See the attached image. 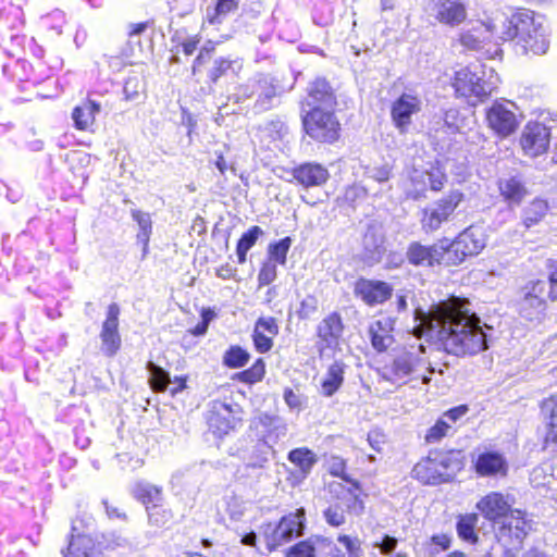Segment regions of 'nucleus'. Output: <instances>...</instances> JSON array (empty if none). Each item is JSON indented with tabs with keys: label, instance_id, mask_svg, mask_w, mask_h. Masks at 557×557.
Listing matches in <instances>:
<instances>
[{
	"label": "nucleus",
	"instance_id": "nucleus-1",
	"mask_svg": "<svg viewBox=\"0 0 557 557\" xmlns=\"http://www.w3.org/2000/svg\"><path fill=\"white\" fill-rule=\"evenodd\" d=\"M428 325L437 347L448 355L475 356L487 349V335L468 298L451 295L432 305Z\"/></svg>",
	"mask_w": 557,
	"mask_h": 557
},
{
	"label": "nucleus",
	"instance_id": "nucleus-2",
	"mask_svg": "<svg viewBox=\"0 0 557 557\" xmlns=\"http://www.w3.org/2000/svg\"><path fill=\"white\" fill-rule=\"evenodd\" d=\"M465 468L460 449H431L411 469V478L423 485H441L451 482Z\"/></svg>",
	"mask_w": 557,
	"mask_h": 557
},
{
	"label": "nucleus",
	"instance_id": "nucleus-3",
	"mask_svg": "<svg viewBox=\"0 0 557 557\" xmlns=\"http://www.w3.org/2000/svg\"><path fill=\"white\" fill-rule=\"evenodd\" d=\"M547 280L534 278L521 287L518 300L519 314L528 320H541L547 310L548 302H557V260L549 259L546 263Z\"/></svg>",
	"mask_w": 557,
	"mask_h": 557
},
{
	"label": "nucleus",
	"instance_id": "nucleus-4",
	"mask_svg": "<svg viewBox=\"0 0 557 557\" xmlns=\"http://www.w3.org/2000/svg\"><path fill=\"white\" fill-rule=\"evenodd\" d=\"M449 85L456 99L472 107L485 102L493 91L484 78V72L478 71L472 64L455 70L449 79Z\"/></svg>",
	"mask_w": 557,
	"mask_h": 557
},
{
	"label": "nucleus",
	"instance_id": "nucleus-5",
	"mask_svg": "<svg viewBox=\"0 0 557 557\" xmlns=\"http://www.w3.org/2000/svg\"><path fill=\"white\" fill-rule=\"evenodd\" d=\"M466 194L461 189H450L420 212L421 230L425 234H433L444 224L451 222L458 213V209L466 202Z\"/></svg>",
	"mask_w": 557,
	"mask_h": 557
},
{
	"label": "nucleus",
	"instance_id": "nucleus-6",
	"mask_svg": "<svg viewBox=\"0 0 557 557\" xmlns=\"http://www.w3.org/2000/svg\"><path fill=\"white\" fill-rule=\"evenodd\" d=\"M336 109L305 110L301 113V127L312 141L322 145H333L339 140L342 124L335 114Z\"/></svg>",
	"mask_w": 557,
	"mask_h": 557
},
{
	"label": "nucleus",
	"instance_id": "nucleus-7",
	"mask_svg": "<svg viewBox=\"0 0 557 557\" xmlns=\"http://www.w3.org/2000/svg\"><path fill=\"white\" fill-rule=\"evenodd\" d=\"M306 527V510L298 508L280 518L275 523L268 522L261 527V537L265 548L271 553L293 539L301 536Z\"/></svg>",
	"mask_w": 557,
	"mask_h": 557
},
{
	"label": "nucleus",
	"instance_id": "nucleus-8",
	"mask_svg": "<svg viewBox=\"0 0 557 557\" xmlns=\"http://www.w3.org/2000/svg\"><path fill=\"white\" fill-rule=\"evenodd\" d=\"M476 509L483 518L492 523L504 524L509 532L512 528V520H516L515 528L525 533L527 520L521 510L512 509L505 495L500 492H490L476 503Z\"/></svg>",
	"mask_w": 557,
	"mask_h": 557
},
{
	"label": "nucleus",
	"instance_id": "nucleus-9",
	"mask_svg": "<svg viewBox=\"0 0 557 557\" xmlns=\"http://www.w3.org/2000/svg\"><path fill=\"white\" fill-rule=\"evenodd\" d=\"M487 235L485 230L471 224L459 232L451 240H446L448 253V267H457L466 259L478 256L486 246Z\"/></svg>",
	"mask_w": 557,
	"mask_h": 557
},
{
	"label": "nucleus",
	"instance_id": "nucleus-10",
	"mask_svg": "<svg viewBox=\"0 0 557 557\" xmlns=\"http://www.w3.org/2000/svg\"><path fill=\"white\" fill-rule=\"evenodd\" d=\"M216 44L212 40H208L203 45L195 59L191 62L190 72L194 77L199 81L203 74L207 75V84L209 86L215 85L219 79L226 76L228 72L233 71L235 64L234 60L225 57H219L213 60L212 66L208 69L209 63L212 61L215 52Z\"/></svg>",
	"mask_w": 557,
	"mask_h": 557
},
{
	"label": "nucleus",
	"instance_id": "nucleus-11",
	"mask_svg": "<svg viewBox=\"0 0 557 557\" xmlns=\"http://www.w3.org/2000/svg\"><path fill=\"white\" fill-rule=\"evenodd\" d=\"M509 106L515 107L510 101L495 100L485 109L486 126L499 139L510 137L520 126L517 113Z\"/></svg>",
	"mask_w": 557,
	"mask_h": 557
},
{
	"label": "nucleus",
	"instance_id": "nucleus-12",
	"mask_svg": "<svg viewBox=\"0 0 557 557\" xmlns=\"http://www.w3.org/2000/svg\"><path fill=\"white\" fill-rule=\"evenodd\" d=\"M240 413L238 405L214 399L210 403L205 419L209 431L216 437H223L242 424Z\"/></svg>",
	"mask_w": 557,
	"mask_h": 557
},
{
	"label": "nucleus",
	"instance_id": "nucleus-13",
	"mask_svg": "<svg viewBox=\"0 0 557 557\" xmlns=\"http://www.w3.org/2000/svg\"><path fill=\"white\" fill-rule=\"evenodd\" d=\"M423 108V102L418 92H401L395 98L389 108L391 121L399 134H407L417 116Z\"/></svg>",
	"mask_w": 557,
	"mask_h": 557
},
{
	"label": "nucleus",
	"instance_id": "nucleus-14",
	"mask_svg": "<svg viewBox=\"0 0 557 557\" xmlns=\"http://www.w3.org/2000/svg\"><path fill=\"white\" fill-rule=\"evenodd\" d=\"M445 239L440 243L424 245L421 242H411L406 250V259L413 267L434 268L448 267V253Z\"/></svg>",
	"mask_w": 557,
	"mask_h": 557
},
{
	"label": "nucleus",
	"instance_id": "nucleus-15",
	"mask_svg": "<svg viewBox=\"0 0 557 557\" xmlns=\"http://www.w3.org/2000/svg\"><path fill=\"white\" fill-rule=\"evenodd\" d=\"M552 129L543 122L528 121L520 134L519 145L524 156L536 158L550 146Z\"/></svg>",
	"mask_w": 557,
	"mask_h": 557
},
{
	"label": "nucleus",
	"instance_id": "nucleus-16",
	"mask_svg": "<svg viewBox=\"0 0 557 557\" xmlns=\"http://www.w3.org/2000/svg\"><path fill=\"white\" fill-rule=\"evenodd\" d=\"M285 557H346L330 539L323 535H311L289 546Z\"/></svg>",
	"mask_w": 557,
	"mask_h": 557
},
{
	"label": "nucleus",
	"instance_id": "nucleus-17",
	"mask_svg": "<svg viewBox=\"0 0 557 557\" xmlns=\"http://www.w3.org/2000/svg\"><path fill=\"white\" fill-rule=\"evenodd\" d=\"M354 296L366 306L372 308L387 302L394 294V287L386 281L358 277L352 287Z\"/></svg>",
	"mask_w": 557,
	"mask_h": 557
},
{
	"label": "nucleus",
	"instance_id": "nucleus-18",
	"mask_svg": "<svg viewBox=\"0 0 557 557\" xmlns=\"http://www.w3.org/2000/svg\"><path fill=\"white\" fill-rule=\"evenodd\" d=\"M345 331V323L338 311L325 314L315 327L317 348L320 356L327 349L338 347Z\"/></svg>",
	"mask_w": 557,
	"mask_h": 557
},
{
	"label": "nucleus",
	"instance_id": "nucleus-19",
	"mask_svg": "<svg viewBox=\"0 0 557 557\" xmlns=\"http://www.w3.org/2000/svg\"><path fill=\"white\" fill-rule=\"evenodd\" d=\"M300 107L307 110L336 109L338 106L335 89L325 77H317L309 83L306 97L300 100Z\"/></svg>",
	"mask_w": 557,
	"mask_h": 557
},
{
	"label": "nucleus",
	"instance_id": "nucleus-20",
	"mask_svg": "<svg viewBox=\"0 0 557 557\" xmlns=\"http://www.w3.org/2000/svg\"><path fill=\"white\" fill-rule=\"evenodd\" d=\"M472 470L479 478H506L509 462L502 451L484 449L472 460Z\"/></svg>",
	"mask_w": 557,
	"mask_h": 557
},
{
	"label": "nucleus",
	"instance_id": "nucleus-21",
	"mask_svg": "<svg viewBox=\"0 0 557 557\" xmlns=\"http://www.w3.org/2000/svg\"><path fill=\"white\" fill-rule=\"evenodd\" d=\"M290 174V182L302 189L322 187L331 177L327 168L315 161H306L293 166Z\"/></svg>",
	"mask_w": 557,
	"mask_h": 557
},
{
	"label": "nucleus",
	"instance_id": "nucleus-22",
	"mask_svg": "<svg viewBox=\"0 0 557 557\" xmlns=\"http://www.w3.org/2000/svg\"><path fill=\"white\" fill-rule=\"evenodd\" d=\"M431 14L436 24L455 28L468 18V10L461 0H433Z\"/></svg>",
	"mask_w": 557,
	"mask_h": 557
},
{
	"label": "nucleus",
	"instance_id": "nucleus-23",
	"mask_svg": "<svg viewBox=\"0 0 557 557\" xmlns=\"http://www.w3.org/2000/svg\"><path fill=\"white\" fill-rule=\"evenodd\" d=\"M357 491H352L350 497L345 499L344 497L337 496L336 502L329 505L324 511L323 517L326 523L333 528H339L346 522L345 513H352L360 516L364 511V502L360 497Z\"/></svg>",
	"mask_w": 557,
	"mask_h": 557
},
{
	"label": "nucleus",
	"instance_id": "nucleus-24",
	"mask_svg": "<svg viewBox=\"0 0 557 557\" xmlns=\"http://www.w3.org/2000/svg\"><path fill=\"white\" fill-rule=\"evenodd\" d=\"M119 305L116 302L110 304L100 331L101 351L107 357H114L122 346V339L119 332Z\"/></svg>",
	"mask_w": 557,
	"mask_h": 557
},
{
	"label": "nucleus",
	"instance_id": "nucleus-25",
	"mask_svg": "<svg viewBox=\"0 0 557 557\" xmlns=\"http://www.w3.org/2000/svg\"><path fill=\"white\" fill-rule=\"evenodd\" d=\"M417 366V357L409 351H400L388 362L383 363L377 373L391 383L400 384L407 381Z\"/></svg>",
	"mask_w": 557,
	"mask_h": 557
},
{
	"label": "nucleus",
	"instance_id": "nucleus-26",
	"mask_svg": "<svg viewBox=\"0 0 557 557\" xmlns=\"http://www.w3.org/2000/svg\"><path fill=\"white\" fill-rule=\"evenodd\" d=\"M540 23L535 20V13L529 9H518L506 18L503 24L504 40H521L530 32H534Z\"/></svg>",
	"mask_w": 557,
	"mask_h": 557
},
{
	"label": "nucleus",
	"instance_id": "nucleus-27",
	"mask_svg": "<svg viewBox=\"0 0 557 557\" xmlns=\"http://www.w3.org/2000/svg\"><path fill=\"white\" fill-rule=\"evenodd\" d=\"M280 333L278 321L274 317H260L253 325L251 339L256 351L269 352L274 346V338Z\"/></svg>",
	"mask_w": 557,
	"mask_h": 557
},
{
	"label": "nucleus",
	"instance_id": "nucleus-28",
	"mask_svg": "<svg viewBox=\"0 0 557 557\" xmlns=\"http://www.w3.org/2000/svg\"><path fill=\"white\" fill-rule=\"evenodd\" d=\"M395 320L386 317L372 321L368 326V336L372 348L379 352H385L395 342Z\"/></svg>",
	"mask_w": 557,
	"mask_h": 557
},
{
	"label": "nucleus",
	"instance_id": "nucleus-29",
	"mask_svg": "<svg viewBox=\"0 0 557 557\" xmlns=\"http://www.w3.org/2000/svg\"><path fill=\"white\" fill-rule=\"evenodd\" d=\"M493 40L492 30L481 24L476 27L463 30L458 35V44L466 50L479 51L484 49Z\"/></svg>",
	"mask_w": 557,
	"mask_h": 557
},
{
	"label": "nucleus",
	"instance_id": "nucleus-30",
	"mask_svg": "<svg viewBox=\"0 0 557 557\" xmlns=\"http://www.w3.org/2000/svg\"><path fill=\"white\" fill-rule=\"evenodd\" d=\"M527 55H543L549 49V40L547 34L540 23L534 32L523 37L517 42Z\"/></svg>",
	"mask_w": 557,
	"mask_h": 557
},
{
	"label": "nucleus",
	"instance_id": "nucleus-31",
	"mask_svg": "<svg viewBox=\"0 0 557 557\" xmlns=\"http://www.w3.org/2000/svg\"><path fill=\"white\" fill-rule=\"evenodd\" d=\"M100 112V104L94 100L86 99L72 111L74 126L78 131L90 129L95 122L96 115Z\"/></svg>",
	"mask_w": 557,
	"mask_h": 557
},
{
	"label": "nucleus",
	"instance_id": "nucleus-32",
	"mask_svg": "<svg viewBox=\"0 0 557 557\" xmlns=\"http://www.w3.org/2000/svg\"><path fill=\"white\" fill-rule=\"evenodd\" d=\"M498 190L503 200L509 206H519L528 195V189L523 182L511 176L498 182Z\"/></svg>",
	"mask_w": 557,
	"mask_h": 557
},
{
	"label": "nucleus",
	"instance_id": "nucleus-33",
	"mask_svg": "<svg viewBox=\"0 0 557 557\" xmlns=\"http://www.w3.org/2000/svg\"><path fill=\"white\" fill-rule=\"evenodd\" d=\"M62 555L63 557H94L95 541L87 534H71Z\"/></svg>",
	"mask_w": 557,
	"mask_h": 557
},
{
	"label": "nucleus",
	"instance_id": "nucleus-34",
	"mask_svg": "<svg viewBox=\"0 0 557 557\" xmlns=\"http://www.w3.org/2000/svg\"><path fill=\"white\" fill-rule=\"evenodd\" d=\"M404 195L407 200H420L426 196V182L421 169L413 168L403 183Z\"/></svg>",
	"mask_w": 557,
	"mask_h": 557
},
{
	"label": "nucleus",
	"instance_id": "nucleus-35",
	"mask_svg": "<svg viewBox=\"0 0 557 557\" xmlns=\"http://www.w3.org/2000/svg\"><path fill=\"white\" fill-rule=\"evenodd\" d=\"M345 379V364L335 361L329 366L325 377L321 382V391L325 397L333 396L343 385Z\"/></svg>",
	"mask_w": 557,
	"mask_h": 557
},
{
	"label": "nucleus",
	"instance_id": "nucleus-36",
	"mask_svg": "<svg viewBox=\"0 0 557 557\" xmlns=\"http://www.w3.org/2000/svg\"><path fill=\"white\" fill-rule=\"evenodd\" d=\"M548 202L541 198H534L522 210L521 222L525 228H531L541 223L548 214Z\"/></svg>",
	"mask_w": 557,
	"mask_h": 557
},
{
	"label": "nucleus",
	"instance_id": "nucleus-37",
	"mask_svg": "<svg viewBox=\"0 0 557 557\" xmlns=\"http://www.w3.org/2000/svg\"><path fill=\"white\" fill-rule=\"evenodd\" d=\"M421 172L423 173L424 182H426V190L440 193L447 184L448 176L440 161L430 162L425 169H421Z\"/></svg>",
	"mask_w": 557,
	"mask_h": 557
},
{
	"label": "nucleus",
	"instance_id": "nucleus-38",
	"mask_svg": "<svg viewBox=\"0 0 557 557\" xmlns=\"http://www.w3.org/2000/svg\"><path fill=\"white\" fill-rule=\"evenodd\" d=\"M287 459L306 478L318 461L317 455L308 447H297L287 454Z\"/></svg>",
	"mask_w": 557,
	"mask_h": 557
},
{
	"label": "nucleus",
	"instance_id": "nucleus-39",
	"mask_svg": "<svg viewBox=\"0 0 557 557\" xmlns=\"http://www.w3.org/2000/svg\"><path fill=\"white\" fill-rule=\"evenodd\" d=\"M133 220L139 226V232L136 235L137 242L141 245L143 255L141 258H146L149 251V242L152 234V222L149 213L141 210H132L131 212Z\"/></svg>",
	"mask_w": 557,
	"mask_h": 557
},
{
	"label": "nucleus",
	"instance_id": "nucleus-40",
	"mask_svg": "<svg viewBox=\"0 0 557 557\" xmlns=\"http://www.w3.org/2000/svg\"><path fill=\"white\" fill-rule=\"evenodd\" d=\"M479 517L474 512L459 515L457 517L456 531L460 540L470 544L479 542L476 533Z\"/></svg>",
	"mask_w": 557,
	"mask_h": 557
},
{
	"label": "nucleus",
	"instance_id": "nucleus-41",
	"mask_svg": "<svg viewBox=\"0 0 557 557\" xmlns=\"http://www.w3.org/2000/svg\"><path fill=\"white\" fill-rule=\"evenodd\" d=\"M132 495L147 509L161 502L162 488L146 482H137L133 486Z\"/></svg>",
	"mask_w": 557,
	"mask_h": 557
},
{
	"label": "nucleus",
	"instance_id": "nucleus-42",
	"mask_svg": "<svg viewBox=\"0 0 557 557\" xmlns=\"http://www.w3.org/2000/svg\"><path fill=\"white\" fill-rule=\"evenodd\" d=\"M267 373V364L262 358H257L253 363L233 374L232 379L245 385H255L263 381Z\"/></svg>",
	"mask_w": 557,
	"mask_h": 557
},
{
	"label": "nucleus",
	"instance_id": "nucleus-43",
	"mask_svg": "<svg viewBox=\"0 0 557 557\" xmlns=\"http://www.w3.org/2000/svg\"><path fill=\"white\" fill-rule=\"evenodd\" d=\"M171 51L173 53L183 54L184 57L189 58L197 50L199 51L201 36L199 34H195L193 36L183 37L182 34L178 30H176L171 37Z\"/></svg>",
	"mask_w": 557,
	"mask_h": 557
},
{
	"label": "nucleus",
	"instance_id": "nucleus-44",
	"mask_svg": "<svg viewBox=\"0 0 557 557\" xmlns=\"http://www.w3.org/2000/svg\"><path fill=\"white\" fill-rule=\"evenodd\" d=\"M239 3L237 0H216L214 7L208 9L203 24L218 25L221 24L224 17L238 10Z\"/></svg>",
	"mask_w": 557,
	"mask_h": 557
},
{
	"label": "nucleus",
	"instance_id": "nucleus-45",
	"mask_svg": "<svg viewBox=\"0 0 557 557\" xmlns=\"http://www.w3.org/2000/svg\"><path fill=\"white\" fill-rule=\"evenodd\" d=\"M250 360L248 350L239 345H231L223 354V366L228 369H239L245 367Z\"/></svg>",
	"mask_w": 557,
	"mask_h": 557
},
{
	"label": "nucleus",
	"instance_id": "nucleus-46",
	"mask_svg": "<svg viewBox=\"0 0 557 557\" xmlns=\"http://www.w3.org/2000/svg\"><path fill=\"white\" fill-rule=\"evenodd\" d=\"M262 230L258 225L249 227L236 244V255L239 263L246 262L247 252L255 246Z\"/></svg>",
	"mask_w": 557,
	"mask_h": 557
},
{
	"label": "nucleus",
	"instance_id": "nucleus-47",
	"mask_svg": "<svg viewBox=\"0 0 557 557\" xmlns=\"http://www.w3.org/2000/svg\"><path fill=\"white\" fill-rule=\"evenodd\" d=\"M150 372L149 386L156 393H164L171 383L170 374L162 367L149 361L146 366Z\"/></svg>",
	"mask_w": 557,
	"mask_h": 557
},
{
	"label": "nucleus",
	"instance_id": "nucleus-48",
	"mask_svg": "<svg viewBox=\"0 0 557 557\" xmlns=\"http://www.w3.org/2000/svg\"><path fill=\"white\" fill-rule=\"evenodd\" d=\"M346 461L339 457H335L329 469V473L332 476L339 478L343 481L349 483L350 487L347 488L348 493H352V491L361 492L362 487L360 482L349 476L346 472Z\"/></svg>",
	"mask_w": 557,
	"mask_h": 557
},
{
	"label": "nucleus",
	"instance_id": "nucleus-49",
	"mask_svg": "<svg viewBox=\"0 0 557 557\" xmlns=\"http://www.w3.org/2000/svg\"><path fill=\"white\" fill-rule=\"evenodd\" d=\"M150 525L157 528L166 527L173 519L171 509L164 508L159 503L146 509Z\"/></svg>",
	"mask_w": 557,
	"mask_h": 557
},
{
	"label": "nucleus",
	"instance_id": "nucleus-50",
	"mask_svg": "<svg viewBox=\"0 0 557 557\" xmlns=\"http://www.w3.org/2000/svg\"><path fill=\"white\" fill-rule=\"evenodd\" d=\"M363 197V191L355 186H347L343 194L336 198V205L343 209H352L355 210L358 201Z\"/></svg>",
	"mask_w": 557,
	"mask_h": 557
},
{
	"label": "nucleus",
	"instance_id": "nucleus-51",
	"mask_svg": "<svg viewBox=\"0 0 557 557\" xmlns=\"http://www.w3.org/2000/svg\"><path fill=\"white\" fill-rule=\"evenodd\" d=\"M292 246V238L286 236L277 242L271 243L268 248L269 256L278 264L284 265L287 261V253Z\"/></svg>",
	"mask_w": 557,
	"mask_h": 557
},
{
	"label": "nucleus",
	"instance_id": "nucleus-52",
	"mask_svg": "<svg viewBox=\"0 0 557 557\" xmlns=\"http://www.w3.org/2000/svg\"><path fill=\"white\" fill-rule=\"evenodd\" d=\"M319 310V301L314 295H307L300 302L296 310L299 320H309Z\"/></svg>",
	"mask_w": 557,
	"mask_h": 557
},
{
	"label": "nucleus",
	"instance_id": "nucleus-53",
	"mask_svg": "<svg viewBox=\"0 0 557 557\" xmlns=\"http://www.w3.org/2000/svg\"><path fill=\"white\" fill-rule=\"evenodd\" d=\"M337 541L344 545L346 553L349 557H361L363 556L362 542L357 536H350L348 534H339Z\"/></svg>",
	"mask_w": 557,
	"mask_h": 557
},
{
	"label": "nucleus",
	"instance_id": "nucleus-54",
	"mask_svg": "<svg viewBox=\"0 0 557 557\" xmlns=\"http://www.w3.org/2000/svg\"><path fill=\"white\" fill-rule=\"evenodd\" d=\"M449 429L450 425L447 422L442 419L436 420L434 425H432L424 435L425 443L434 444L440 442L447 435Z\"/></svg>",
	"mask_w": 557,
	"mask_h": 557
},
{
	"label": "nucleus",
	"instance_id": "nucleus-55",
	"mask_svg": "<svg viewBox=\"0 0 557 557\" xmlns=\"http://www.w3.org/2000/svg\"><path fill=\"white\" fill-rule=\"evenodd\" d=\"M215 312L211 308H202L200 310L201 321L193 329L188 330V333L193 336L199 337L207 334L210 322L215 318Z\"/></svg>",
	"mask_w": 557,
	"mask_h": 557
},
{
	"label": "nucleus",
	"instance_id": "nucleus-56",
	"mask_svg": "<svg viewBox=\"0 0 557 557\" xmlns=\"http://www.w3.org/2000/svg\"><path fill=\"white\" fill-rule=\"evenodd\" d=\"M431 555L447 550L451 545V537L448 534H434L430 537Z\"/></svg>",
	"mask_w": 557,
	"mask_h": 557
},
{
	"label": "nucleus",
	"instance_id": "nucleus-57",
	"mask_svg": "<svg viewBox=\"0 0 557 557\" xmlns=\"http://www.w3.org/2000/svg\"><path fill=\"white\" fill-rule=\"evenodd\" d=\"M276 278V267L271 263H263L258 273L259 286L270 285Z\"/></svg>",
	"mask_w": 557,
	"mask_h": 557
},
{
	"label": "nucleus",
	"instance_id": "nucleus-58",
	"mask_svg": "<svg viewBox=\"0 0 557 557\" xmlns=\"http://www.w3.org/2000/svg\"><path fill=\"white\" fill-rule=\"evenodd\" d=\"M284 400L290 409L300 410L302 408L301 396L296 394L290 387H286L283 393Z\"/></svg>",
	"mask_w": 557,
	"mask_h": 557
},
{
	"label": "nucleus",
	"instance_id": "nucleus-59",
	"mask_svg": "<svg viewBox=\"0 0 557 557\" xmlns=\"http://www.w3.org/2000/svg\"><path fill=\"white\" fill-rule=\"evenodd\" d=\"M153 26H154V20H147L144 22L132 23L128 25L127 36L128 37L138 36L140 34H143L144 32H146L148 28L153 27Z\"/></svg>",
	"mask_w": 557,
	"mask_h": 557
},
{
	"label": "nucleus",
	"instance_id": "nucleus-60",
	"mask_svg": "<svg viewBox=\"0 0 557 557\" xmlns=\"http://www.w3.org/2000/svg\"><path fill=\"white\" fill-rule=\"evenodd\" d=\"M398 541L396 537L384 535L381 543H376L375 546L380 548L383 555H389L397 547Z\"/></svg>",
	"mask_w": 557,
	"mask_h": 557
},
{
	"label": "nucleus",
	"instance_id": "nucleus-61",
	"mask_svg": "<svg viewBox=\"0 0 557 557\" xmlns=\"http://www.w3.org/2000/svg\"><path fill=\"white\" fill-rule=\"evenodd\" d=\"M187 382H188V375L174 376V379L172 381L173 386L169 389L170 395L176 396L177 394L185 391L188 387Z\"/></svg>",
	"mask_w": 557,
	"mask_h": 557
},
{
	"label": "nucleus",
	"instance_id": "nucleus-62",
	"mask_svg": "<svg viewBox=\"0 0 557 557\" xmlns=\"http://www.w3.org/2000/svg\"><path fill=\"white\" fill-rule=\"evenodd\" d=\"M469 408L467 405H459L456 407H453L444 412V416L447 417L451 421H457L462 416H465L468 412Z\"/></svg>",
	"mask_w": 557,
	"mask_h": 557
},
{
	"label": "nucleus",
	"instance_id": "nucleus-63",
	"mask_svg": "<svg viewBox=\"0 0 557 557\" xmlns=\"http://www.w3.org/2000/svg\"><path fill=\"white\" fill-rule=\"evenodd\" d=\"M103 505L106 508L107 516L109 518H119V519H123V520L127 519L126 513L124 511H122L120 508L110 505L107 500L103 502Z\"/></svg>",
	"mask_w": 557,
	"mask_h": 557
},
{
	"label": "nucleus",
	"instance_id": "nucleus-64",
	"mask_svg": "<svg viewBox=\"0 0 557 557\" xmlns=\"http://www.w3.org/2000/svg\"><path fill=\"white\" fill-rule=\"evenodd\" d=\"M257 540H258L257 534L253 531H251V532L243 535L240 543L246 546L257 547Z\"/></svg>",
	"mask_w": 557,
	"mask_h": 557
}]
</instances>
